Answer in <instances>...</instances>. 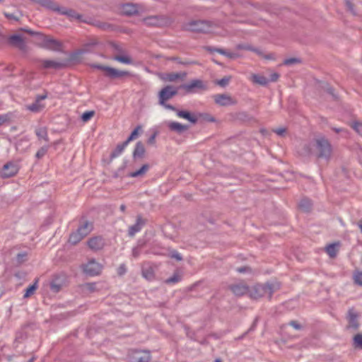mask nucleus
<instances>
[{"instance_id":"412c9836","label":"nucleus","mask_w":362,"mask_h":362,"mask_svg":"<svg viewBox=\"0 0 362 362\" xmlns=\"http://www.w3.org/2000/svg\"><path fill=\"white\" fill-rule=\"evenodd\" d=\"M231 291L238 296L249 294V287L243 284H236L230 286Z\"/></svg>"},{"instance_id":"7ed1b4c3","label":"nucleus","mask_w":362,"mask_h":362,"mask_svg":"<svg viewBox=\"0 0 362 362\" xmlns=\"http://www.w3.org/2000/svg\"><path fill=\"white\" fill-rule=\"evenodd\" d=\"M32 1L40 4V6L57 12L60 14L68 16L71 20H81L82 16L72 9L60 7L52 0H31Z\"/></svg>"},{"instance_id":"49530a36","label":"nucleus","mask_w":362,"mask_h":362,"mask_svg":"<svg viewBox=\"0 0 362 362\" xmlns=\"http://www.w3.org/2000/svg\"><path fill=\"white\" fill-rule=\"evenodd\" d=\"M300 60L298 58H289L284 60V64L286 65H292L296 63H300Z\"/></svg>"},{"instance_id":"79ce46f5","label":"nucleus","mask_w":362,"mask_h":362,"mask_svg":"<svg viewBox=\"0 0 362 362\" xmlns=\"http://www.w3.org/2000/svg\"><path fill=\"white\" fill-rule=\"evenodd\" d=\"M352 128L362 136V122H354L352 124Z\"/></svg>"},{"instance_id":"a18cd8bd","label":"nucleus","mask_w":362,"mask_h":362,"mask_svg":"<svg viewBox=\"0 0 362 362\" xmlns=\"http://www.w3.org/2000/svg\"><path fill=\"white\" fill-rule=\"evenodd\" d=\"M141 252V245H138L132 249V256L134 258L139 257Z\"/></svg>"},{"instance_id":"aec40b11","label":"nucleus","mask_w":362,"mask_h":362,"mask_svg":"<svg viewBox=\"0 0 362 362\" xmlns=\"http://www.w3.org/2000/svg\"><path fill=\"white\" fill-rule=\"evenodd\" d=\"M8 42L20 49H24L25 48V44L23 38L20 35H12L8 39Z\"/></svg>"},{"instance_id":"a878e982","label":"nucleus","mask_w":362,"mask_h":362,"mask_svg":"<svg viewBox=\"0 0 362 362\" xmlns=\"http://www.w3.org/2000/svg\"><path fill=\"white\" fill-rule=\"evenodd\" d=\"M145 149L143 144L141 141H138L136 144L134 152L133 157L134 158H142L144 155Z\"/></svg>"},{"instance_id":"37998d69","label":"nucleus","mask_w":362,"mask_h":362,"mask_svg":"<svg viewBox=\"0 0 362 362\" xmlns=\"http://www.w3.org/2000/svg\"><path fill=\"white\" fill-rule=\"evenodd\" d=\"M48 147L47 146H43L40 148L36 153L35 157L38 159L42 158L47 152Z\"/></svg>"},{"instance_id":"72a5a7b5","label":"nucleus","mask_w":362,"mask_h":362,"mask_svg":"<svg viewBox=\"0 0 362 362\" xmlns=\"http://www.w3.org/2000/svg\"><path fill=\"white\" fill-rule=\"evenodd\" d=\"M113 59L124 64H132L133 63L132 59L128 55H117L113 57Z\"/></svg>"},{"instance_id":"39448f33","label":"nucleus","mask_w":362,"mask_h":362,"mask_svg":"<svg viewBox=\"0 0 362 362\" xmlns=\"http://www.w3.org/2000/svg\"><path fill=\"white\" fill-rule=\"evenodd\" d=\"M37 45L42 48L54 52H59L62 49V43L59 41L44 35H40Z\"/></svg>"},{"instance_id":"b1692460","label":"nucleus","mask_w":362,"mask_h":362,"mask_svg":"<svg viewBox=\"0 0 362 362\" xmlns=\"http://www.w3.org/2000/svg\"><path fill=\"white\" fill-rule=\"evenodd\" d=\"M42 66L44 69H59L62 68L64 64L62 62L50 60V59H44L41 61Z\"/></svg>"},{"instance_id":"f3484780","label":"nucleus","mask_w":362,"mask_h":362,"mask_svg":"<svg viewBox=\"0 0 362 362\" xmlns=\"http://www.w3.org/2000/svg\"><path fill=\"white\" fill-rule=\"evenodd\" d=\"M176 112V115L180 117L187 119L192 124H194L197 122L198 119L194 114L190 113L185 110H180L175 107V110H171Z\"/></svg>"},{"instance_id":"473e14b6","label":"nucleus","mask_w":362,"mask_h":362,"mask_svg":"<svg viewBox=\"0 0 362 362\" xmlns=\"http://www.w3.org/2000/svg\"><path fill=\"white\" fill-rule=\"evenodd\" d=\"M83 238V236H82V235L80 234V233L78 231L76 230L75 232H73L70 235L69 241L70 243H71L73 245H76L78 243H79Z\"/></svg>"},{"instance_id":"a211bd4d","label":"nucleus","mask_w":362,"mask_h":362,"mask_svg":"<svg viewBox=\"0 0 362 362\" xmlns=\"http://www.w3.org/2000/svg\"><path fill=\"white\" fill-rule=\"evenodd\" d=\"M88 245L93 250H100L104 247L105 242L101 237H93L89 239Z\"/></svg>"},{"instance_id":"a19ab883","label":"nucleus","mask_w":362,"mask_h":362,"mask_svg":"<svg viewBox=\"0 0 362 362\" xmlns=\"http://www.w3.org/2000/svg\"><path fill=\"white\" fill-rule=\"evenodd\" d=\"M94 114H95V112L93 110L86 111V112H83L81 115L82 121L84 122H88L94 115Z\"/></svg>"},{"instance_id":"864d4df0","label":"nucleus","mask_w":362,"mask_h":362,"mask_svg":"<svg viewBox=\"0 0 362 362\" xmlns=\"http://www.w3.org/2000/svg\"><path fill=\"white\" fill-rule=\"evenodd\" d=\"M4 16L8 19L13 20V21H18V18L17 16H16L15 14H13V13H5Z\"/></svg>"},{"instance_id":"2f4dec72","label":"nucleus","mask_w":362,"mask_h":362,"mask_svg":"<svg viewBox=\"0 0 362 362\" xmlns=\"http://www.w3.org/2000/svg\"><path fill=\"white\" fill-rule=\"evenodd\" d=\"M35 134L39 139H43L48 141V134L46 127H38L35 129Z\"/></svg>"},{"instance_id":"680f3d73","label":"nucleus","mask_w":362,"mask_h":362,"mask_svg":"<svg viewBox=\"0 0 362 362\" xmlns=\"http://www.w3.org/2000/svg\"><path fill=\"white\" fill-rule=\"evenodd\" d=\"M248 270H250V268L246 267H239L236 269V271L239 273H245Z\"/></svg>"},{"instance_id":"6e6552de","label":"nucleus","mask_w":362,"mask_h":362,"mask_svg":"<svg viewBox=\"0 0 362 362\" xmlns=\"http://www.w3.org/2000/svg\"><path fill=\"white\" fill-rule=\"evenodd\" d=\"M179 88L183 89L186 93H194L199 90L206 88L203 81L201 79H192L188 83L183 84Z\"/></svg>"},{"instance_id":"c85d7f7f","label":"nucleus","mask_w":362,"mask_h":362,"mask_svg":"<svg viewBox=\"0 0 362 362\" xmlns=\"http://www.w3.org/2000/svg\"><path fill=\"white\" fill-rule=\"evenodd\" d=\"M339 246V243H332L325 247V251L330 257H335L337 253V247Z\"/></svg>"},{"instance_id":"f8f14e48","label":"nucleus","mask_w":362,"mask_h":362,"mask_svg":"<svg viewBox=\"0 0 362 362\" xmlns=\"http://www.w3.org/2000/svg\"><path fill=\"white\" fill-rule=\"evenodd\" d=\"M18 170L19 167L17 163L8 162L4 165L1 171V175L3 177H10L17 174Z\"/></svg>"},{"instance_id":"f704fd0d","label":"nucleus","mask_w":362,"mask_h":362,"mask_svg":"<svg viewBox=\"0 0 362 362\" xmlns=\"http://www.w3.org/2000/svg\"><path fill=\"white\" fill-rule=\"evenodd\" d=\"M142 132V128L141 126L138 125L131 133L129 136L127 138V139L125 141L127 144H129L132 140L136 139L139 136V134Z\"/></svg>"},{"instance_id":"c756f323","label":"nucleus","mask_w":362,"mask_h":362,"mask_svg":"<svg viewBox=\"0 0 362 362\" xmlns=\"http://www.w3.org/2000/svg\"><path fill=\"white\" fill-rule=\"evenodd\" d=\"M186 76L185 73H171L167 74L163 77V79L167 81H175L178 78H184Z\"/></svg>"},{"instance_id":"4d7b16f0","label":"nucleus","mask_w":362,"mask_h":362,"mask_svg":"<svg viewBox=\"0 0 362 362\" xmlns=\"http://www.w3.org/2000/svg\"><path fill=\"white\" fill-rule=\"evenodd\" d=\"M157 136V132H155L152 134L148 139L147 142L148 144H154L156 142V137Z\"/></svg>"},{"instance_id":"c9c22d12","label":"nucleus","mask_w":362,"mask_h":362,"mask_svg":"<svg viewBox=\"0 0 362 362\" xmlns=\"http://www.w3.org/2000/svg\"><path fill=\"white\" fill-rule=\"evenodd\" d=\"M298 206L304 211H308L311 207V202L308 199H303L300 200Z\"/></svg>"},{"instance_id":"f257e3e1","label":"nucleus","mask_w":362,"mask_h":362,"mask_svg":"<svg viewBox=\"0 0 362 362\" xmlns=\"http://www.w3.org/2000/svg\"><path fill=\"white\" fill-rule=\"evenodd\" d=\"M315 147L316 151V156L318 158H324L326 160L329 159L332 154V146L329 141L324 136H320L315 139L313 144H310L306 147V151L308 154L312 153L310 146Z\"/></svg>"},{"instance_id":"4468645a","label":"nucleus","mask_w":362,"mask_h":362,"mask_svg":"<svg viewBox=\"0 0 362 362\" xmlns=\"http://www.w3.org/2000/svg\"><path fill=\"white\" fill-rule=\"evenodd\" d=\"M47 98V95H40L36 97L34 103L26 107L27 110L33 112H39L43 110L45 105L41 103V101Z\"/></svg>"},{"instance_id":"13d9d810","label":"nucleus","mask_w":362,"mask_h":362,"mask_svg":"<svg viewBox=\"0 0 362 362\" xmlns=\"http://www.w3.org/2000/svg\"><path fill=\"white\" fill-rule=\"evenodd\" d=\"M126 271H127V269H126L125 265L121 264L118 268L117 273L119 275H123L124 274H125Z\"/></svg>"},{"instance_id":"ea45409f","label":"nucleus","mask_w":362,"mask_h":362,"mask_svg":"<svg viewBox=\"0 0 362 362\" xmlns=\"http://www.w3.org/2000/svg\"><path fill=\"white\" fill-rule=\"evenodd\" d=\"M181 277L177 274H174L171 277L167 279L165 281L168 284H175L179 282Z\"/></svg>"},{"instance_id":"20e7f679","label":"nucleus","mask_w":362,"mask_h":362,"mask_svg":"<svg viewBox=\"0 0 362 362\" xmlns=\"http://www.w3.org/2000/svg\"><path fill=\"white\" fill-rule=\"evenodd\" d=\"M178 88L172 86H166L162 88L158 93L159 104L167 110H175V107L172 105L166 103V102L171 99L173 96L177 95Z\"/></svg>"},{"instance_id":"7c9ffc66","label":"nucleus","mask_w":362,"mask_h":362,"mask_svg":"<svg viewBox=\"0 0 362 362\" xmlns=\"http://www.w3.org/2000/svg\"><path fill=\"white\" fill-rule=\"evenodd\" d=\"M95 45L94 43H91V44H87L83 48L81 49H79L76 51H75L74 52H73L71 55V57L72 59H75L79 55H82V54H86L88 52H90V47Z\"/></svg>"},{"instance_id":"338daca9","label":"nucleus","mask_w":362,"mask_h":362,"mask_svg":"<svg viewBox=\"0 0 362 362\" xmlns=\"http://www.w3.org/2000/svg\"><path fill=\"white\" fill-rule=\"evenodd\" d=\"M143 275H144V277L148 278V276H151L152 274L151 273H147L146 272H143Z\"/></svg>"},{"instance_id":"f03ea898","label":"nucleus","mask_w":362,"mask_h":362,"mask_svg":"<svg viewBox=\"0 0 362 362\" xmlns=\"http://www.w3.org/2000/svg\"><path fill=\"white\" fill-rule=\"evenodd\" d=\"M279 284H256L251 288H249V294L250 298L257 300L260 298L268 297L270 298L274 292L279 288Z\"/></svg>"},{"instance_id":"0e129e2a","label":"nucleus","mask_w":362,"mask_h":362,"mask_svg":"<svg viewBox=\"0 0 362 362\" xmlns=\"http://www.w3.org/2000/svg\"><path fill=\"white\" fill-rule=\"evenodd\" d=\"M346 6H347V7L349 8V9L351 12H353V11H354V10H353V5L351 4V3L349 1H346Z\"/></svg>"},{"instance_id":"5701e85b","label":"nucleus","mask_w":362,"mask_h":362,"mask_svg":"<svg viewBox=\"0 0 362 362\" xmlns=\"http://www.w3.org/2000/svg\"><path fill=\"white\" fill-rule=\"evenodd\" d=\"M139 11V5L134 4H125L121 6V12L127 16H132Z\"/></svg>"},{"instance_id":"c03bdc74","label":"nucleus","mask_w":362,"mask_h":362,"mask_svg":"<svg viewBox=\"0 0 362 362\" xmlns=\"http://www.w3.org/2000/svg\"><path fill=\"white\" fill-rule=\"evenodd\" d=\"M27 252H23L18 253L16 256V261L18 263L21 264L26 260Z\"/></svg>"},{"instance_id":"9b49d317","label":"nucleus","mask_w":362,"mask_h":362,"mask_svg":"<svg viewBox=\"0 0 362 362\" xmlns=\"http://www.w3.org/2000/svg\"><path fill=\"white\" fill-rule=\"evenodd\" d=\"M130 362H149L151 354L148 351L134 350L129 356Z\"/></svg>"},{"instance_id":"de8ad7c7","label":"nucleus","mask_w":362,"mask_h":362,"mask_svg":"<svg viewBox=\"0 0 362 362\" xmlns=\"http://www.w3.org/2000/svg\"><path fill=\"white\" fill-rule=\"evenodd\" d=\"M354 343L356 346H360L362 348V334H356L354 338Z\"/></svg>"},{"instance_id":"1a4fd4ad","label":"nucleus","mask_w":362,"mask_h":362,"mask_svg":"<svg viewBox=\"0 0 362 362\" xmlns=\"http://www.w3.org/2000/svg\"><path fill=\"white\" fill-rule=\"evenodd\" d=\"M102 269L103 266L95 259L89 260L87 264L83 266L84 273L90 276L99 275L101 273Z\"/></svg>"},{"instance_id":"69168bd1","label":"nucleus","mask_w":362,"mask_h":362,"mask_svg":"<svg viewBox=\"0 0 362 362\" xmlns=\"http://www.w3.org/2000/svg\"><path fill=\"white\" fill-rule=\"evenodd\" d=\"M204 119L209 122H214V120H215L213 117H210V116H206Z\"/></svg>"},{"instance_id":"58836bf2","label":"nucleus","mask_w":362,"mask_h":362,"mask_svg":"<svg viewBox=\"0 0 362 362\" xmlns=\"http://www.w3.org/2000/svg\"><path fill=\"white\" fill-rule=\"evenodd\" d=\"M37 281L38 280L36 279V281H35V283L32 285H30L27 289H26V291L24 294V298H28L29 296H30L33 292L36 290V288H37Z\"/></svg>"},{"instance_id":"9d476101","label":"nucleus","mask_w":362,"mask_h":362,"mask_svg":"<svg viewBox=\"0 0 362 362\" xmlns=\"http://www.w3.org/2000/svg\"><path fill=\"white\" fill-rule=\"evenodd\" d=\"M145 25L149 26H164L170 23L168 18L163 16H151L143 19Z\"/></svg>"},{"instance_id":"e2e57ef3","label":"nucleus","mask_w":362,"mask_h":362,"mask_svg":"<svg viewBox=\"0 0 362 362\" xmlns=\"http://www.w3.org/2000/svg\"><path fill=\"white\" fill-rule=\"evenodd\" d=\"M291 325H292L296 329H299L300 328V326L294 321L291 322Z\"/></svg>"},{"instance_id":"423d86ee","label":"nucleus","mask_w":362,"mask_h":362,"mask_svg":"<svg viewBox=\"0 0 362 362\" xmlns=\"http://www.w3.org/2000/svg\"><path fill=\"white\" fill-rule=\"evenodd\" d=\"M185 29L192 32L209 33L211 32V25L207 21H192L185 25Z\"/></svg>"},{"instance_id":"8fccbe9b","label":"nucleus","mask_w":362,"mask_h":362,"mask_svg":"<svg viewBox=\"0 0 362 362\" xmlns=\"http://www.w3.org/2000/svg\"><path fill=\"white\" fill-rule=\"evenodd\" d=\"M228 82H229V78L225 77V78H223L218 80L217 81V84L219 85L220 86L224 87L226 85H228Z\"/></svg>"},{"instance_id":"3c124183","label":"nucleus","mask_w":362,"mask_h":362,"mask_svg":"<svg viewBox=\"0 0 362 362\" xmlns=\"http://www.w3.org/2000/svg\"><path fill=\"white\" fill-rule=\"evenodd\" d=\"M85 287L89 291L93 292L96 290V284L95 283H88L85 285Z\"/></svg>"},{"instance_id":"052dcab7","label":"nucleus","mask_w":362,"mask_h":362,"mask_svg":"<svg viewBox=\"0 0 362 362\" xmlns=\"http://www.w3.org/2000/svg\"><path fill=\"white\" fill-rule=\"evenodd\" d=\"M277 135L283 136L286 132V129L284 128H278L274 131Z\"/></svg>"},{"instance_id":"774afa93","label":"nucleus","mask_w":362,"mask_h":362,"mask_svg":"<svg viewBox=\"0 0 362 362\" xmlns=\"http://www.w3.org/2000/svg\"><path fill=\"white\" fill-rule=\"evenodd\" d=\"M333 130L337 133L344 132L343 129L339 128H333Z\"/></svg>"},{"instance_id":"4be33fe9","label":"nucleus","mask_w":362,"mask_h":362,"mask_svg":"<svg viewBox=\"0 0 362 362\" xmlns=\"http://www.w3.org/2000/svg\"><path fill=\"white\" fill-rule=\"evenodd\" d=\"M348 328L356 329L358 327V314L354 309H349L348 312Z\"/></svg>"},{"instance_id":"2eb2a0df","label":"nucleus","mask_w":362,"mask_h":362,"mask_svg":"<svg viewBox=\"0 0 362 362\" xmlns=\"http://www.w3.org/2000/svg\"><path fill=\"white\" fill-rule=\"evenodd\" d=\"M64 284V277L61 275L55 276L50 281V289L54 293H58Z\"/></svg>"},{"instance_id":"dca6fc26","label":"nucleus","mask_w":362,"mask_h":362,"mask_svg":"<svg viewBox=\"0 0 362 362\" xmlns=\"http://www.w3.org/2000/svg\"><path fill=\"white\" fill-rule=\"evenodd\" d=\"M145 225V221L141 216L136 217V223L129 228L128 234L129 236L133 237L136 233L141 231L143 226Z\"/></svg>"},{"instance_id":"09e8293b","label":"nucleus","mask_w":362,"mask_h":362,"mask_svg":"<svg viewBox=\"0 0 362 362\" xmlns=\"http://www.w3.org/2000/svg\"><path fill=\"white\" fill-rule=\"evenodd\" d=\"M170 257L171 258L175 259L177 261H181L182 259L181 255L175 250L170 252Z\"/></svg>"},{"instance_id":"e433bc0d","label":"nucleus","mask_w":362,"mask_h":362,"mask_svg":"<svg viewBox=\"0 0 362 362\" xmlns=\"http://www.w3.org/2000/svg\"><path fill=\"white\" fill-rule=\"evenodd\" d=\"M254 82L256 83L265 86L269 83V80L266 77L260 75L255 74L252 76Z\"/></svg>"},{"instance_id":"393cba45","label":"nucleus","mask_w":362,"mask_h":362,"mask_svg":"<svg viewBox=\"0 0 362 362\" xmlns=\"http://www.w3.org/2000/svg\"><path fill=\"white\" fill-rule=\"evenodd\" d=\"M93 230V224L91 222L86 221L83 224H81L78 229L76 230L82 235V236L86 237Z\"/></svg>"},{"instance_id":"6e6d98bb","label":"nucleus","mask_w":362,"mask_h":362,"mask_svg":"<svg viewBox=\"0 0 362 362\" xmlns=\"http://www.w3.org/2000/svg\"><path fill=\"white\" fill-rule=\"evenodd\" d=\"M9 119L8 115H0V125L3 124Z\"/></svg>"},{"instance_id":"5fc2aeb1","label":"nucleus","mask_w":362,"mask_h":362,"mask_svg":"<svg viewBox=\"0 0 362 362\" xmlns=\"http://www.w3.org/2000/svg\"><path fill=\"white\" fill-rule=\"evenodd\" d=\"M279 75L277 73H272V74H270L269 78H268L269 83L276 81L279 78Z\"/></svg>"},{"instance_id":"6ab92c4d","label":"nucleus","mask_w":362,"mask_h":362,"mask_svg":"<svg viewBox=\"0 0 362 362\" xmlns=\"http://www.w3.org/2000/svg\"><path fill=\"white\" fill-rule=\"evenodd\" d=\"M167 126L168 129L178 134H182V132L187 131L189 129V126L186 124H182L177 122L169 121L167 122Z\"/></svg>"},{"instance_id":"ddd939ff","label":"nucleus","mask_w":362,"mask_h":362,"mask_svg":"<svg viewBox=\"0 0 362 362\" xmlns=\"http://www.w3.org/2000/svg\"><path fill=\"white\" fill-rule=\"evenodd\" d=\"M216 103L221 106H229L237 104V100L226 94H218L214 96Z\"/></svg>"},{"instance_id":"cd10ccee","label":"nucleus","mask_w":362,"mask_h":362,"mask_svg":"<svg viewBox=\"0 0 362 362\" xmlns=\"http://www.w3.org/2000/svg\"><path fill=\"white\" fill-rule=\"evenodd\" d=\"M127 145L128 144L126 141L117 144L116 148L111 153L110 157L112 158L118 157L119 155H121V153L123 152V151L124 150Z\"/></svg>"},{"instance_id":"0eeeda50","label":"nucleus","mask_w":362,"mask_h":362,"mask_svg":"<svg viewBox=\"0 0 362 362\" xmlns=\"http://www.w3.org/2000/svg\"><path fill=\"white\" fill-rule=\"evenodd\" d=\"M97 67L99 69L105 71L106 76L110 78H122L132 76V74L127 71H120L115 68L105 66H98Z\"/></svg>"},{"instance_id":"bf43d9fd","label":"nucleus","mask_w":362,"mask_h":362,"mask_svg":"<svg viewBox=\"0 0 362 362\" xmlns=\"http://www.w3.org/2000/svg\"><path fill=\"white\" fill-rule=\"evenodd\" d=\"M25 32L29 33L31 35H37L38 36V40H40V35H42L41 33L34 32L30 29H23Z\"/></svg>"},{"instance_id":"4c0bfd02","label":"nucleus","mask_w":362,"mask_h":362,"mask_svg":"<svg viewBox=\"0 0 362 362\" xmlns=\"http://www.w3.org/2000/svg\"><path fill=\"white\" fill-rule=\"evenodd\" d=\"M353 279L356 284L362 286V272L356 270L353 275Z\"/></svg>"},{"instance_id":"bb28decb","label":"nucleus","mask_w":362,"mask_h":362,"mask_svg":"<svg viewBox=\"0 0 362 362\" xmlns=\"http://www.w3.org/2000/svg\"><path fill=\"white\" fill-rule=\"evenodd\" d=\"M148 169H149V165L148 164H144L138 170L130 173L129 174V177H142L147 173Z\"/></svg>"},{"instance_id":"603ef678","label":"nucleus","mask_w":362,"mask_h":362,"mask_svg":"<svg viewBox=\"0 0 362 362\" xmlns=\"http://www.w3.org/2000/svg\"><path fill=\"white\" fill-rule=\"evenodd\" d=\"M214 50L216 51L217 52L220 53L221 54L227 56L228 57H230V58L233 57V54L227 52L226 51H225L222 49H216Z\"/></svg>"}]
</instances>
